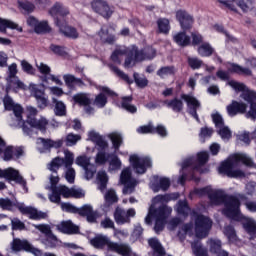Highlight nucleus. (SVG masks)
Returning a JSON list of instances; mask_svg holds the SVG:
<instances>
[{
	"label": "nucleus",
	"mask_w": 256,
	"mask_h": 256,
	"mask_svg": "<svg viewBox=\"0 0 256 256\" xmlns=\"http://www.w3.org/2000/svg\"><path fill=\"white\" fill-rule=\"evenodd\" d=\"M224 235L228 238L229 241H237V234L235 233V228L233 226L224 227Z\"/></svg>",
	"instance_id": "obj_62"
},
{
	"label": "nucleus",
	"mask_w": 256,
	"mask_h": 256,
	"mask_svg": "<svg viewBox=\"0 0 256 256\" xmlns=\"http://www.w3.org/2000/svg\"><path fill=\"white\" fill-rule=\"evenodd\" d=\"M34 31L35 33H49L51 31V27H49V23L47 21H42L36 24Z\"/></svg>",
	"instance_id": "obj_58"
},
{
	"label": "nucleus",
	"mask_w": 256,
	"mask_h": 256,
	"mask_svg": "<svg viewBox=\"0 0 256 256\" xmlns=\"http://www.w3.org/2000/svg\"><path fill=\"white\" fill-rule=\"evenodd\" d=\"M0 177L7 179L8 181H15L18 185H20L25 193L29 192V188H27V180L21 176L18 170L15 168H7V169H0Z\"/></svg>",
	"instance_id": "obj_15"
},
{
	"label": "nucleus",
	"mask_w": 256,
	"mask_h": 256,
	"mask_svg": "<svg viewBox=\"0 0 256 256\" xmlns=\"http://www.w3.org/2000/svg\"><path fill=\"white\" fill-rule=\"evenodd\" d=\"M20 205L19 203H14L9 198H0V208L3 211H13V209H17V206Z\"/></svg>",
	"instance_id": "obj_48"
},
{
	"label": "nucleus",
	"mask_w": 256,
	"mask_h": 256,
	"mask_svg": "<svg viewBox=\"0 0 256 256\" xmlns=\"http://www.w3.org/2000/svg\"><path fill=\"white\" fill-rule=\"evenodd\" d=\"M135 209L130 208L125 210L121 207H116L114 211V220L117 225H125V223H131V217H135Z\"/></svg>",
	"instance_id": "obj_22"
},
{
	"label": "nucleus",
	"mask_w": 256,
	"mask_h": 256,
	"mask_svg": "<svg viewBox=\"0 0 256 256\" xmlns=\"http://www.w3.org/2000/svg\"><path fill=\"white\" fill-rule=\"evenodd\" d=\"M50 15L55 18V23L59 21V23H65V21H61V17H66L69 14V9H67L63 4L56 3L49 11Z\"/></svg>",
	"instance_id": "obj_30"
},
{
	"label": "nucleus",
	"mask_w": 256,
	"mask_h": 256,
	"mask_svg": "<svg viewBox=\"0 0 256 256\" xmlns=\"http://www.w3.org/2000/svg\"><path fill=\"white\" fill-rule=\"evenodd\" d=\"M74 103L80 105V107H85L86 113L91 115L93 113V109L91 108V103H93V99H91V95L87 93H77L72 97Z\"/></svg>",
	"instance_id": "obj_24"
},
{
	"label": "nucleus",
	"mask_w": 256,
	"mask_h": 256,
	"mask_svg": "<svg viewBox=\"0 0 256 256\" xmlns=\"http://www.w3.org/2000/svg\"><path fill=\"white\" fill-rule=\"evenodd\" d=\"M228 85L232 87L235 91H242L240 97L245 100L246 103H250V110L247 112V119L256 120V92L247 88L244 83L231 80L228 82Z\"/></svg>",
	"instance_id": "obj_6"
},
{
	"label": "nucleus",
	"mask_w": 256,
	"mask_h": 256,
	"mask_svg": "<svg viewBox=\"0 0 256 256\" xmlns=\"http://www.w3.org/2000/svg\"><path fill=\"white\" fill-rule=\"evenodd\" d=\"M129 161L138 175H143L148 167H151V158L149 157H139L137 154H133L130 156Z\"/></svg>",
	"instance_id": "obj_19"
},
{
	"label": "nucleus",
	"mask_w": 256,
	"mask_h": 256,
	"mask_svg": "<svg viewBox=\"0 0 256 256\" xmlns=\"http://www.w3.org/2000/svg\"><path fill=\"white\" fill-rule=\"evenodd\" d=\"M17 209L20 211L22 215H27L29 219H33L34 221H39V219H47V213L41 212L37 210V208H33L31 206L18 204Z\"/></svg>",
	"instance_id": "obj_23"
},
{
	"label": "nucleus",
	"mask_w": 256,
	"mask_h": 256,
	"mask_svg": "<svg viewBox=\"0 0 256 256\" xmlns=\"http://www.w3.org/2000/svg\"><path fill=\"white\" fill-rule=\"evenodd\" d=\"M181 99L185 101L189 115H191V117L199 122V115L197 114V110L201 109V102H199V100H197V98L191 94H182Z\"/></svg>",
	"instance_id": "obj_20"
},
{
	"label": "nucleus",
	"mask_w": 256,
	"mask_h": 256,
	"mask_svg": "<svg viewBox=\"0 0 256 256\" xmlns=\"http://www.w3.org/2000/svg\"><path fill=\"white\" fill-rule=\"evenodd\" d=\"M51 193L48 195V199L51 203L59 205L61 203V197L64 199H83L85 197V190L82 188L72 187L69 188L65 185H59L57 188L50 190Z\"/></svg>",
	"instance_id": "obj_5"
},
{
	"label": "nucleus",
	"mask_w": 256,
	"mask_h": 256,
	"mask_svg": "<svg viewBox=\"0 0 256 256\" xmlns=\"http://www.w3.org/2000/svg\"><path fill=\"white\" fill-rule=\"evenodd\" d=\"M173 39L180 47H187L191 45V37L187 36L185 32H178L173 36Z\"/></svg>",
	"instance_id": "obj_35"
},
{
	"label": "nucleus",
	"mask_w": 256,
	"mask_h": 256,
	"mask_svg": "<svg viewBox=\"0 0 256 256\" xmlns=\"http://www.w3.org/2000/svg\"><path fill=\"white\" fill-rule=\"evenodd\" d=\"M215 50L211 46V44L205 42L198 47V53L201 57H211Z\"/></svg>",
	"instance_id": "obj_47"
},
{
	"label": "nucleus",
	"mask_w": 256,
	"mask_h": 256,
	"mask_svg": "<svg viewBox=\"0 0 256 256\" xmlns=\"http://www.w3.org/2000/svg\"><path fill=\"white\" fill-rule=\"evenodd\" d=\"M164 105L169 109H172L175 113H181V111H183V101L177 98L164 101Z\"/></svg>",
	"instance_id": "obj_39"
},
{
	"label": "nucleus",
	"mask_w": 256,
	"mask_h": 256,
	"mask_svg": "<svg viewBox=\"0 0 256 256\" xmlns=\"http://www.w3.org/2000/svg\"><path fill=\"white\" fill-rule=\"evenodd\" d=\"M108 137L110 138V141L112 142V145L115 149V152L117 153V150L121 145H123V136H121L120 133L112 132L108 134Z\"/></svg>",
	"instance_id": "obj_46"
},
{
	"label": "nucleus",
	"mask_w": 256,
	"mask_h": 256,
	"mask_svg": "<svg viewBox=\"0 0 256 256\" xmlns=\"http://www.w3.org/2000/svg\"><path fill=\"white\" fill-rule=\"evenodd\" d=\"M108 67H109V69H111V71H113V73H115V75L120 77V79H123V81H125L129 85H131V83H133V79L129 78V75H127V74H125V72L119 70L116 66L109 64Z\"/></svg>",
	"instance_id": "obj_51"
},
{
	"label": "nucleus",
	"mask_w": 256,
	"mask_h": 256,
	"mask_svg": "<svg viewBox=\"0 0 256 256\" xmlns=\"http://www.w3.org/2000/svg\"><path fill=\"white\" fill-rule=\"evenodd\" d=\"M81 141V135L70 133L66 136V145L67 147H73L77 145V142Z\"/></svg>",
	"instance_id": "obj_57"
},
{
	"label": "nucleus",
	"mask_w": 256,
	"mask_h": 256,
	"mask_svg": "<svg viewBox=\"0 0 256 256\" xmlns=\"http://www.w3.org/2000/svg\"><path fill=\"white\" fill-rule=\"evenodd\" d=\"M29 241L21 240L16 238L11 243L12 251L19 252V251H27L29 249Z\"/></svg>",
	"instance_id": "obj_36"
},
{
	"label": "nucleus",
	"mask_w": 256,
	"mask_h": 256,
	"mask_svg": "<svg viewBox=\"0 0 256 256\" xmlns=\"http://www.w3.org/2000/svg\"><path fill=\"white\" fill-rule=\"evenodd\" d=\"M76 165L83 167L85 170V178L89 181L95 177L97 173V155L95 156H78L75 160Z\"/></svg>",
	"instance_id": "obj_10"
},
{
	"label": "nucleus",
	"mask_w": 256,
	"mask_h": 256,
	"mask_svg": "<svg viewBox=\"0 0 256 256\" xmlns=\"http://www.w3.org/2000/svg\"><path fill=\"white\" fill-rule=\"evenodd\" d=\"M64 158L56 157L49 164L48 169L51 171V175L49 177L50 186H46L48 191H53V189H57V183H59L60 178L57 171H59L60 167L64 165V177L66 181L73 184L75 183V168H73V163L75 161V156L69 150L64 151Z\"/></svg>",
	"instance_id": "obj_3"
},
{
	"label": "nucleus",
	"mask_w": 256,
	"mask_h": 256,
	"mask_svg": "<svg viewBox=\"0 0 256 256\" xmlns=\"http://www.w3.org/2000/svg\"><path fill=\"white\" fill-rule=\"evenodd\" d=\"M150 187L154 193H159V191H167V189L171 187V181L169 178H160L158 176H154V182L151 183Z\"/></svg>",
	"instance_id": "obj_28"
},
{
	"label": "nucleus",
	"mask_w": 256,
	"mask_h": 256,
	"mask_svg": "<svg viewBox=\"0 0 256 256\" xmlns=\"http://www.w3.org/2000/svg\"><path fill=\"white\" fill-rule=\"evenodd\" d=\"M177 212L180 215H187L189 213V206L187 205V201L185 200H180L177 203Z\"/></svg>",
	"instance_id": "obj_63"
},
{
	"label": "nucleus",
	"mask_w": 256,
	"mask_h": 256,
	"mask_svg": "<svg viewBox=\"0 0 256 256\" xmlns=\"http://www.w3.org/2000/svg\"><path fill=\"white\" fill-rule=\"evenodd\" d=\"M191 247H192V253L195 256H209V253L207 252L206 248L203 247V244H201V241L192 242Z\"/></svg>",
	"instance_id": "obj_41"
},
{
	"label": "nucleus",
	"mask_w": 256,
	"mask_h": 256,
	"mask_svg": "<svg viewBox=\"0 0 256 256\" xmlns=\"http://www.w3.org/2000/svg\"><path fill=\"white\" fill-rule=\"evenodd\" d=\"M7 29H17L18 31H23L21 28L19 29V25H17L15 22L0 18V33H5Z\"/></svg>",
	"instance_id": "obj_43"
},
{
	"label": "nucleus",
	"mask_w": 256,
	"mask_h": 256,
	"mask_svg": "<svg viewBox=\"0 0 256 256\" xmlns=\"http://www.w3.org/2000/svg\"><path fill=\"white\" fill-rule=\"evenodd\" d=\"M124 55L126 56L124 67L129 69L133 67V55H131V47L127 48L125 46L117 47L111 54L110 59L116 65H121Z\"/></svg>",
	"instance_id": "obj_11"
},
{
	"label": "nucleus",
	"mask_w": 256,
	"mask_h": 256,
	"mask_svg": "<svg viewBox=\"0 0 256 256\" xmlns=\"http://www.w3.org/2000/svg\"><path fill=\"white\" fill-rule=\"evenodd\" d=\"M3 103L5 109L7 111H13L16 117L17 125H11H13L14 127H21L24 135H33V131L31 130V128L27 127V124L23 122V107H21V105L19 104H15V102H13V99L9 97V93H6V96L3 99Z\"/></svg>",
	"instance_id": "obj_7"
},
{
	"label": "nucleus",
	"mask_w": 256,
	"mask_h": 256,
	"mask_svg": "<svg viewBox=\"0 0 256 256\" xmlns=\"http://www.w3.org/2000/svg\"><path fill=\"white\" fill-rule=\"evenodd\" d=\"M208 246H209V251L210 253H213L214 255H217L218 253H221V247H222V243L221 240L217 239V238H211L207 241Z\"/></svg>",
	"instance_id": "obj_44"
},
{
	"label": "nucleus",
	"mask_w": 256,
	"mask_h": 256,
	"mask_svg": "<svg viewBox=\"0 0 256 256\" xmlns=\"http://www.w3.org/2000/svg\"><path fill=\"white\" fill-rule=\"evenodd\" d=\"M38 113L39 111L37 110V108L33 106L26 107L27 120L26 122L23 121V123H25L28 129H31L32 131V135H28L29 137L33 136V129H38V131L42 132L47 131V125H49V121H47V118L45 117H40V119L37 120V118L35 117H37Z\"/></svg>",
	"instance_id": "obj_8"
},
{
	"label": "nucleus",
	"mask_w": 256,
	"mask_h": 256,
	"mask_svg": "<svg viewBox=\"0 0 256 256\" xmlns=\"http://www.w3.org/2000/svg\"><path fill=\"white\" fill-rule=\"evenodd\" d=\"M247 112V104L243 102L232 101L230 105L227 106V113L230 117H235Z\"/></svg>",
	"instance_id": "obj_32"
},
{
	"label": "nucleus",
	"mask_w": 256,
	"mask_h": 256,
	"mask_svg": "<svg viewBox=\"0 0 256 256\" xmlns=\"http://www.w3.org/2000/svg\"><path fill=\"white\" fill-rule=\"evenodd\" d=\"M130 55H132L133 67H135V64L139 63V61L154 59V57L157 55V50H155L153 47H146L139 50L137 46H131Z\"/></svg>",
	"instance_id": "obj_14"
},
{
	"label": "nucleus",
	"mask_w": 256,
	"mask_h": 256,
	"mask_svg": "<svg viewBox=\"0 0 256 256\" xmlns=\"http://www.w3.org/2000/svg\"><path fill=\"white\" fill-rule=\"evenodd\" d=\"M176 19L179 21L181 28L183 31H187L191 29L193 26V16L187 13L185 10H178L176 12Z\"/></svg>",
	"instance_id": "obj_26"
},
{
	"label": "nucleus",
	"mask_w": 256,
	"mask_h": 256,
	"mask_svg": "<svg viewBox=\"0 0 256 256\" xmlns=\"http://www.w3.org/2000/svg\"><path fill=\"white\" fill-rule=\"evenodd\" d=\"M107 245L110 251H114V253H118V255L122 256H133V252L131 251V247L127 244H119L115 242L109 241V238L103 234L97 235V247H105Z\"/></svg>",
	"instance_id": "obj_9"
},
{
	"label": "nucleus",
	"mask_w": 256,
	"mask_h": 256,
	"mask_svg": "<svg viewBox=\"0 0 256 256\" xmlns=\"http://www.w3.org/2000/svg\"><path fill=\"white\" fill-rule=\"evenodd\" d=\"M97 164L105 165L109 161V142L105 139L104 136L97 135Z\"/></svg>",
	"instance_id": "obj_17"
},
{
	"label": "nucleus",
	"mask_w": 256,
	"mask_h": 256,
	"mask_svg": "<svg viewBox=\"0 0 256 256\" xmlns=\"http://www.w3.org/2000/svg\"><path fill=\"white\" fill-rule=\"evenodd\" d=\"M29 90L31 92V95H33V97H35L36 100L41 97H44L45 95V90L39 88V86H37L36 84H30Z\"/></svg>",
	"instance_id": "obj_56"
},
{
	"label": "nucleus",
	"mask_w": 256,
	"mask_h": 256,
	"mask_svg": "<svg viewBox=\"0 0 256 256\" xmlns=\"http://www.w3.org/2000/svg\"><path fill=\"white\" fill-rule=\"evenodd\" d=\"M120 183L121 185H124L122 190L123 195H131V193L135 191V187H137V180L131 177V169L125 168L122 170Z\"/></svg>",
	"instance_id": "obj_18"
},
{
	"label": "nucleus",
	"mask_w": 256,
	"mask_h": 256,
	"mask_svg": "<svg viewBox=\"0 0 256 256\" xmlns=\"http://www.w3.org/2000/svg\"><path fill=\"white\" fill-rule=\"evenodd\" d=\"M194 193L199 197H205L207 195L212 205H221V203H224L225 208L222 211L224 215L230 219H234V221H241L243 219L242 225L245 231L249 235H256V221L253 218H248L241 214V210L239 209L241 202H239V199L234 196H227L221 190H213L209 186L195 189Z\"/></svg>",
	"instance_id": "obj_1"
},
{
	"label": "nucleus",
	"mask_w": 256,
	"mask_h": 256,
	"mask_svg": "<svg viewBox=\"0 0 256 256\" xmlns=\"http://www.w3.org/2000/svg\"><path fill=\"white\" fill-rule=\"evenodd\" d=\"M231 73H237V75H245L246 77H251L253 71L249 68L240 66L239 64H232L230 68Z\"/></svg>",
	"instance_id": "obj_45"
},
{
	"label": "nucleus",
	"mask_w": 256,
	"mask_h": 256,
	"mask_svg": "<svg viewBox=\"0 0 256 256\" xmlns=\"http://www.w3.org/2000/svg\"><path fill=\"white\" fill-rule=\"evenodd\" d=\"M213 221L209 217L198 215L195 219V235L198 239H205L209 235Z\"/></svg>",
	"instance_id": "obj_13"
},
{
	"label": "nucleus",
	"mask_w": 256,
	"mask_h": 256,
	"mask_svg": "<svg viewBox=\"0 0 256 256\" xmlns=\"http://www.w3.org/2000/svg\"><path fill=\"white\" fill-rule=\"evenodd\" d=\"M148 243L154 251L153 256H165V249L157 238H151Z\"/></svg>",
	"instance_id": "obj_37"
},
{
	"label": "nucleus",
	"mask_w": 256,
	"mask_h": 256,
	"mask_svg": "<svg viewBox=\"0 0 256 256\" xmlns=\"http://www.w3.org/2000/svg\"><path fill=\"white\" fill-rule=\"evenodd\" d=\"M44 243L46 247H50V249H53L55 248L57 243H59V240L57 239V236H55L54 234H50L48 237H46V240Z\"/></svg>",
	"instance_id": "obj_64"
},
{
	"label": "nucleus",
	"mask_w": 256,
	"mask_h": 256,
	"mask_svg": "<svg viewBox=\"0 0 256 256\" xmlns=\"http://www.w3.org/2000/svg\"><path fill=\"white\" fill-rule=\"evenodd\" d=\"M63 80L69 89H75V85H83V80H81V78H77L71 74H65Z\"/></svg>",
	"instance_id": "obj_38"
},
{
	"label": "nucleus",
	"mask_w": 256,
	"mask_h": 256,
	"mask_svg": "<svg viewBox=\"0 0 256 256\" xmlns=\"http://www.w3.org/2000/svg\"><path fill=\"white\" fill-rule=\"evenodd\" d=\"M253 3H255V0H247V2L239 0L237 5L240 7V9H242V11H244V13H247L253 9Z\"/></svg>",
	"instance_id": "obj_61"
},
{
	"label": "nucleus",
	"mask_w": 256,
	"mask_h": 256,
	"mask_svg": "<svg viewBox=\"0 0 256 256\" xmlns=\"http://www.w3.org/2000/svg\"><path fill=\"white\" fill-rule=\"evenodd\" d=\"M104 199L108 205H113L115 203H118V201H119L117 192H115V190H113V189H110L105 193Z\"/></svg>",
	"instance_id": "obj_52"
},
{
	"label": "nucleus",
	"mask_w": 256,
	"mask_h": 256,
	"mask_svg": "<svg viewBox=\"0 0 256 256\" xmlns=\"http://www.w3.org/2000/svg\"><path fill=\"white\" fill-rule=\"evenodd\" d=\"M134 81L138 87L143 89L144 87H147L149 80L145 78L144 76L139 75V73L135 72L134 75Z\"/></svg>",
	"instance_id": "obj_59"
},
{
	"label": "nucleus",
	"mask_w": 256,
	"mask_h": 256,
	"mask_svg": "<svg viewBox=\"0 0 256 256\" xmlns=\"http://www.w3.org/2000/svg\"><path fill=\"white\" fill-rule=\"evenodd\" d=\"M33 227H35V229H38L40 233H43L45 237H49L53 234V232L51 231V226H49V224H34Z\"/></svg>",
	"instance_id": "obj_60"
},
{
	"label": "nucleus",
	"mask_w": 256,
	"mask_h": 256,
	"mask_svg": "<svg viewBox=\"0 0 256 256\" xmlns=\"http://www.w3.org/2000/svg\"><path fill=\"white\" fill-rule=\"evenodd\" d=\"M98 181V189L104 193L105 189H107V183H109V176H107V172L99 171L97 174Z\"/></svg>",
	"instance_id": "obj_40"
},
{
	"label": "nucleus",
	"mask_w": 256,
	"mask_h": 256,
	"mask_svg": "<svg viewBox=\"0 0 256 256\" xmlns=\"http://www.w3.org/2000/svg\"><path fill=\"white\" fill-rule=\"evenodd\" d=\"M19 89L22 91L27 89V85H25V83H23L19 77L6 79V93H9V91H14V93H17Z\"/></svg>",
	"instance_id": "obj_31"
},
{
	"label": "nucleus",
	"mask_w": 256,
	"mask_h": 256,
	"mask_svg": "<svg viewBox=\"0 0 256 256\" xmlns=\"http://www.w3.org/2000/svg\"><path fill=\"white\" fill-rule=\"evenodd\" d=\"M98 13L104 19H109L113 15V10L109 7V4L103 0L97 1Z\"/></svg>",
	"instance_id": "obj_34"
},
{
	"label": "nucleus",
	"mask_w": 256,
	"mask_h": 256,
	"mask_svg": "<svg viewBox=\"0 0 256 256\" xmlns=\"http://www.w3.org/2000/svg\"><path fill=\"white\" fill-rule=\"evenodd\" d=\"M157 26H158L159 32L164 34L169 33V29H171V27L169 26V19H166V18L158 19Z\"/></svg>",
	"instance_id": "obj_54"
},
{
	"label": "nucleus",
	"mask_w": 256,
	"mask_h": 256,
	"mask_svg": "<svg viewBox=\"0 0 256 256\" xmlns=\"http://www.w3.org/2000/svg\"><path fill=\"white\" fill-rule=\"evenodd\" d=\"M133 101V97L127 96L122 98V109H125L129 113H137V107L131 105V102Z\"/></svg>",
	"instance_id": "obj_50"
},
{
	"label": "nucleus",
	"mask_w": 256,
	"mask_h": 256,
	"mask_svg": "<svg viewBox=\"0 0 256 256\" xmlns=\"http://www.w3.org/2000/svg\"><path fill=\"white\" fill-rule=\"evenodd\" d=\"M100 93L97 95V107L103 109L107 105V97H117V93L109 89V87L100 86Z\"/></svg>",
	"instance_id": "obj_25"
},
{
	"label": "nucleus",
	"mask_w": 256,
	"mask_h": 256,
	"mask_svg": "<svg viewBox=\"0 0 256 256\" xmlns=\"http://www.w3.org/2000/svg\"><path fill=\"white\" fill-rule=\"evenodd\" d=\"M158 77H161V79H165V77H169V75H175V67L173 66H165L160 68L157 71Z\"/></svg>",
	"instance_id": "obj_53"
},
{
	"label": "nucleus",
	"mask_w": 256,
	"mask_h": 256,
	"mask_svg": "<svg viewBox=\"0 0 256 256\" xmlns=\"http://www.w3.org/2000/svg\"><path fill=\"white\" fill-rule=\"evenodd\" d=\"M56 25L59 27V31L64 37L68 39H79L77 28L67 25L66 22L61 23L59 20L56 21Z\"/></svg>",
	"instance_id": "obj_27"
},
{
	"label": "nucleus",
	"mask_w": 256,
	"mask_h": 256,
	"mask_svg": "<svg viewBox=\"0 0 256 256\" xmlns=\"http://www.w3.org/2000/svg\"><path fill=\"white\" fill-rule=\"evenodd\" d=\"M4 151V161H11L12 159H19L23 155V148L8 146L5 148V140L0 137V153Z\"/></svg>",
	"instance_id": "obj_21"
},
{
	"label": "nucleus",
	"mask_w": 256,
	"mask_h": 256,
	"mask_svg": "<svg viewBox=\"0 0 256 256\" xmlns=\"http://www.w3.org/2000/svg\"><path fill=\"white\" fill-rule=\"evenodd\" d=\"M52 103H54V113L58 117H63L67 113V107L65 106V103L63 101L57 100V98H52Z\"/></svg>",
	"instance_id": "obj_42"
},
{
	"label": "nucleus",
	"mask_w": 256,
	"mask_h": 256,
	"mask_svg": "<svg viewBox=\"0 0 256 256\" xmlns=\"http://www.w3.org/2000/svg\"><path fill=\"white\" fill-rule=\"evenodd\" d=\"M58 231L67 235H75L79 233V226L73 224L71 220H66L57 225Z\"/></svg>",
	"instance_id": "obj_33"
},
{
	"label": "nucleus",
	"mask_w": 256,
	"mask_h": 256,
	"mask_svg": "<svg viewBox=\"0 0 256 256\" xmlns=\"http://www.w3.org/2000/svg\"><path fill=\"white\" fill-rule=\"evenodd\" d=\"M64 140H53L50 138H37L36 145L39 153H51V149H61L63 147Z\"/></svg>",
	"instance_id": "obj_16"
},
{
	"label": "nucleus",
	"mask_w": 256,
	"mask_h": 256,
	"mask_svg": "<svg viewBox=\"0 0 256 256\" xmlns=\"http://www.w3.org/2000/svg\"><path fill=\"white\" fill-rule=\"evenodd\" d=\"M195 157H190L182 163V171H185L187 167H192L193 171H197L198 173H209L208 168H203V165L209 161V153L200 152L198 153V160L195 163Z\"/></svg>",
	"instance_id": "obj_12"
},
{
	"label": "nucleus",
	"mask_w": 256,
	"mask_h": 256,
	"mask_svg": "<svg viewBox=\"0 0 256 256\" xmlns=\"http://www.w3.org/2000/svg\"><path fill=\"white\" fill-rule=\"evenodd\" d=\"M239 163H243V165H246L247 167H253V160L248 157L247 154H234L221 164L218 171L220 174L227 175V177L241 179L245 177V172L242 170H235V167H239Z\"/></svg>",
	"instance_id": "obj_4"
},
{
	"label": "nucleus",
	"mask_w": 256,
	"mask_h": 256,
	"mask_svg": "<svg viewBox=\"0 0 256 256\" xmlns=\"http://www.w3.org/2000/svg\"><path fill=\"white\" fill-rule=\"evenodd\" d=\"M109 171H119L121 169V160L119 159V156L115 154H110L109 157Z\"/></svg>",
	"instance_id": "obj_49"
},
{
	"label": "nucleus",
	"mask_w": 256,
	"mask_h": 256,
	"mask_svg": "<svg viewBox=\"0 0 256 256\" xmlns=\"http://www.w3.org/2000/svg\"><path fill=\"white\" fill-rule=\"evenodd\" d=\"M100 37H101V40H102L104 43H108L109 45H113V43H114V41H115V36L109 35V32L107 31V28H106V27H103V28L101 29Z\"/></svg>",
	"instance_id": "obj_55"
},
{
	"label": "nucleus",
	"mask_w": 256,
	"mask_h": 256,
	"mask_svg": "<svg viewBox=\"0 0 256 256\" xmlns=\"http://www.w3.org/2000/svg\"><path fill=\"white\" fill-rule=\"evenodd\" d=\"M179 199V193L174 192L165 195H157L152 200V205L149 208L148 215L145 218L146 225H151V217L155 219L154 231L155 233H161L163 229H165V220L173 209L165 203H169V201H177Z\"/></svg>",
	"instance_id": "obj_2"
},
{
	"label": "nucleus",
	"mask_w": 256,
	"mask_h": 256,
	"mask_svg": "<svg viewBox=\"0 0 256 256\" xmlns=\"http://www.w3.org/2000/svg\"><path fill=\"white\" fill-rule=\"evenodd\" d=\"M78 215L80 217H86L88 223H96L97 222V214L93 210V206L90 204H85L82 207L78 208Z\"/></svg>",
	"instance_id": "obj_29"
}]
</instances>
